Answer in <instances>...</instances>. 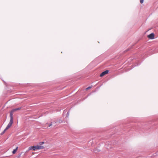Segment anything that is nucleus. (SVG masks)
<instances>
[{"instance_id": "1", "label": "nucleus", "mask_w": 158, "mask_h": 158, "mask_svg": "<svg viewBox=\"0 0 158 158\" xmlns=\"http://www.w3.org/2000/svg\"><path fill=\"white\" fill-rule=\"evenodd\" d=\"M10 119L9 123L6 128V129H8L9 128L11 127L13 123V116H12V113H11L10 114Z\"/></svg>"}, {"instance_id": "2", "label": "nucleus", "mask_w": 158, "mask_h": 158, "mask_svg": "<svg viewBox=\"0 0 158 158\" xmlns=\"http://www.w3.org/2000/svg\"><path fill=\"white\" fill-rule=\"evenodd\" d=\"M34 151H35L36 150H39L43 149L44 148V146L41 145H36L34 146Z\"/></svg>"}, {"instance_id": "3", "label": "nucleus", "mask_w": 158, "mask_h": 158, "mask_svg": "<svg viewBox=\"0 0 158 158\" xmlns=\"http://www.w3.org/2000/svg\"><path fill=\"white\" fill-rule=\"evenodd\" d=\"M154 35L153 33H152L149 34L148 37L151 39H154Z\"/></svg>"}, {"instance_id": "4", "label": "nucleus", "mask_w": 158, "mask_h": 158, "mask_svg": "<svg viewBox=\"0 0 158 158\" xmlns=\"http://www.w3.org/2000/svg\"><path fill=\"white\" fill-rule=\"evenodd\" d=\"M109 72V71L108 70H106L103 72H102L100 75V77H102L105 75L107 74Z\"/></svg>"}, {"instance_id": "5", "label": "nucleus", "mask_w": 158, "mask_h": 158, "mask_svg": "<svg viewBox=\"0 0 158 158\" xmlns=\"http://www.w3.org/2000/svg\"><path fill=\"white\" fill-rule=\"evenodd\" d=\"M21 108H17L12 110L10 112V114L11 113L12 114V116H13V113L16 110H19Z\"/></svg>"}, {"instance_id": "6", "label": "nucleus", "mask_w": 158, "mask_h": 158, "mask_svg": "<svg viewBox=\"0 0 158 158\" xmlns=\"http://www.w3.org/2000/svg\"><path fill=\"white\" fill-rule=\"evenodd\" d=\"M18 147H17L16 148L12 151V153L13 154H15L16 152L18 149Z\"/></svg>"}, {"instance_id": "7", "label": "nucleus", "mask_w": 158, "mask_h": 158, "mask_svg": "<svg viewBox=\"0 0 158 158\" xmlns=\"http://www.w3.org/2000/svg\"><path fill=\"white\" fill-rule=\"evenodd\" d=\"M34 146H30L29 148V150H34Z\"/></svg>"}, {"instance_id": "8", "label": "nucleus", "mask_w": 158, "mask_h": 158, "mask_svg": "<svg viewBox=\"0 0 158 158\" xmlns=\"http://www.w3.org/2000/svg\"><path fill=\"white\" fill-rule=\"evenodd\" d=\"M94 151L95 152L98 153L100 151V150L98 149H96L94 150Z\"/></svg>"}, {"instance_id": "9", "label": "nucleus", "mask_w": 158, "mask_h": 158, "mask_svg": "<svg viewBox=\"0 0 158 158\" xmlns=\"http://www.w3.org/2000/svg\"><path fill=\"white\" fill-rule=\"evenodd\" d=\"M7 130V129H6V128H5V129L1 133V134H3Z\"/></svg>"}, {"instance_id": "10", "label": "nucleus", "mask_w": 158, "mask_h": 158, "mask_svg": "<svg viewBox=\"0 0 158 158\" xmlns=\"http://www.w3.org/2000/svg\"><path fill=\"white\" fill-rule=\"evenodd\" d=\"M91 88V86H89V87L87 88L86 89V90H88V89H90Z\"/></svg>"}, {"instance_id": "11", "label": "nucleus", "mask_w": 158, "mask_h": 158, "mask_svg": "<svg viewBox=\"0 0 158 158\" xmlns=\"http://www.w3.org/2000/svg\"><path fill=\"white\" fill-rule=\"evenodd\" d=\"M144 0H140V2L141 3H142L143 2Z\"/></svg>"}, {"instance_id": "12", "label": "nucleus", "mask_w": 158, "mask_h": 158, "mask_svg": "<svg viewBox=\"0 0 158 158\" xmlns=\"http://www.w3.org/2000/svg\"><path fill=\"white\" fill-rule=\"evenodd\" d=\"M44 143V142H40L39 143V144H40V145H41V144H43Z\"/></svg>"}, {"instance_id": "13", "label": "nucleus", "mask_w": 158, "mask_h": 158, "mask_svg": "<svg viewBox=\"0 0 158 158\" xmlns=\"http://www.w3.org/2000/svg\"><path fill=\"white\" fill-rule=\"evenodd\" d=\"M52 125V123H51L50 124H49L48 127H50V126H51Z\"/></svg>"}, {"instance_id": "14", "label": "nucleus", "mask_w": 158, "mask_h": 158, "mask_svg": "<svg viewBox=\"0 0 158 158\" xmlns=\"http://www.w3.org/2000/svg\"><path fill=\"white\" fill-rule=\"evenodd\" d=\"M69 112H68L67 113V115L68 116L69 115Z\"/></svg>"}]
</instances>
